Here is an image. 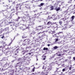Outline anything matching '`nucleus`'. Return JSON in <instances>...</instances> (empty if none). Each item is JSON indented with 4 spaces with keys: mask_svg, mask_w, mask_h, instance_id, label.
<instances>
[{
    "mask_svg": "<svg viewBox=\"0 0 75 75\" xmlns=\"http://www.w3.org/2000/svg\"><path fill=\"white\" fill-rule=\"evenodd\" d=\"M34 25V23L33 22H30L29 24L28 25H25V29H29V28H30V26H32Z\"/></svg>",
    "mask_w": 75,
    "mask_h": 75,
    "instance_id": "f257e3e1",
    "label": "nucleus"
},
{
    "mask_svg": "<svg viewBox=\"0 0 75 75\" xmlns=\"http://www.w3.org/2000/svg\"><path fill=\"white\" fill-rule=\"evenodd\" d=\"M25 15L27 17H28V18H29V21H30L31 20V18H30V16H29V14H28V12L26 11L24 12Z\"/></svg>",
    "mask_w": 75,
    "mask_h": 75,
    "instance_id": "f03ea898",
    "label": "nucleus"
},
{
    "mask_svg": "<svg viewBox=\"0 0 75 75\" xmlns=\"http://www.w3.org/2000/svg\"><path fill=\"white\" fill-rule=\"evenodd\" d=\"M59 37V33H57L53 35V37H57V38H58Z\"/></svg>",
    "mask_w": 75,
    "mask_h": 75,
    "instance_id": "7ed1b4c3",
    "label": "nucleus"
},
{
    "mask_svg": "<svg viewBox=\"0 0 75 75\" xmlns=\"http://www.w3.org/2000/svg\"><path fill=\"white\" fill-rule=\"evenodd\" d=\"M29 41H30V39H25L24 40V43H26V42H29Z\"/></svg>",
    "mask_w": 75,
    "mask_h": 75,
    "instance_id": "20e7f679",
    "label": "nucleus"
},
{
    "mask_svg": "<svg viewBox=\"0 0 75 75\" xmlns=\"http://www.w3.org/2000/svg\"><path fill=\"white\" fill-rule=\"evenodd\" d=\"M4 12H6V13H4V12H2L3 16H6L7 15V14H8V12L6 11H5Z\"/></svg>",
    "mask_w": 75,
    "mask_h": 75,
    "instance_id": "39448f33",
    "label": "nucleus"
},
{
    "mask_svg": "<svg viewBox=\"0 0 75 75\" xmlns=\"http://www.w3.org/2000/svg\"><path fill=\"white\" fill-rule=\"evenodd\" d=\"M47 25H52V23H51V21H49L47 23Z\"/></svg>",
    "mask_w": 75,
    "mask_h": 75,
    "instance_id": "423d86ee",
    "label": "nucleus"
},
{
    "mask_svg": "<svg viewBox=\"0 0 75 75\" xmlns=\"http://www.w3.org/2000/svg\"><path fill=\"white\" fill-rule=\"evenodd\" d=\"M50 18H56V15L55 14H54L52 15V16Z\"/></svg>",
    "mask_w": 75,
    "mask_h": 75,
    "instance_id": "0eeeda50",
    "label": "nucleus"
},
{
    "mask_svg": "<svg viewBox=\"0 0 75 75\" xmlns=\"http://www.w3.org/2000/svg\"><path fill=\"white\" fill-rule=\"evenodd\" d=\"M16 26L15 25H13V26L12 27L13 29L15 31H16Z\"/></svg>",
    "mask_w": 75,
    "mask_h": 75,
    "instance_id": "6e6552de",
    "label": "nucleus"
},
{
    "mask_svg": "<svg viewBox=\"0 0 75 75\" xmlns=\"http://www.w3.org/2000/svg\"><path fill=\"white\" fill-rule=\"evenodd\" d=\"M22 20L23 21H26V20H27V19H26V18L25 17H23V18H22Z\"/></svg>",
    "mask_w": 75,
    "mask_h": 75,
    "instance_id": "1a4fd4ad",
    "label": "nucleus"
},
{
    "mask_svg": "<svg viewBox=\"0 0 75 75\" xmlns=\"http://www.w3.org/2000/svg\"><path fill=\"white\" fill-rule=\"evenodd\" d=\"M55 10H56L57 11H59V10H61V8L60 7H59L58 8H56Z\"/></svg>",
    "mask_w": 75,
    "mask_h": 75,
    "instance_id": "9d476101",
    "label": "nucleus"
},
{
    "mask_svg": "<svg viewBox=\"0 0 75 75\" xmlns=\"http://www.w3.org/2000/svg\"><path fill=\"white\" fill-rule=\"evenodd\" d=\"M27 37V36L26 35H23V36H22V38H26Z\"/></svg>",
    "mask_w": 75,
    "mask_h": 75,
    "instance_id": "9b49d317",
    "label": "nucleus"
},
{
    "mask_svg": "<svg viewBox=\"0 0 75 75\" xmlns=\"http://www.w3.org/2000/svg\"><path fill=\"white\" fill-rule=\"evenodd\" d=\"M50 33L52 34H55V33L56 32L55 31H51Z\"/></svg>",
    "mask_w": 75,
    "mask_h": 75,
    "instance_id": "f8f14e48",
    "label": "nucleus"
},
{
    "mask_svg": "<svg viewBox=\"0 0 75 75\" xmlns=\"http://www.w3.org/2000/svg\"><path fill=\"white\" fill-rule=\"evenodd\" d=\"M45 31H44L42 32H40V33H38V35H39V34H41H41H42V33H45Z\"/></svg>",
    "mask_w": 75,
    "mask_h": 75,
    "instance_id": "ddd939ff",
    "label": "nucleus"
},
{
    "mask_svg": "<svg viewBox=\"0 0 75 75\" xmlns=\"http://www.w3.org/2000/svg\"><path fill=\"white\" fill-rule=\"evenodd\" d=\"M48 50V49L47 48H45V47H44L43 49V50H44V51H45V50H46L47 51Z\"/></svg>",
    "mask_w": 75,
    "mask_h": 75,
    "instance_id": "4468645a",
    "label": "nucleus"
},
{
    "mask_svg": "<svg viewBox=\"0 0 75 75\" xmlns=\"http://www.w3.org/2000/svg\"><path fill=\"white\" fill-rule=\"evenodd\" d=\"M54 49V50H57L58 48V47L57 46H55L53 47Z\"/></svg>",
    "mask_w": 75,
    "mask_h": 75,
    "instance_id": "2eb2a0df",
    "label": "nucleus"
},
{
    "mask_svg": "<svg viewBox=\"0 0 75 75\" xmlns=\"http://www.w3.org/2000/svg\"><path fill=\"white\" fill-rule=\"evenodd\" d=\"M60 20H63V21H65V20H66V19H65L64 18H62L61 19H60Z\"/></svg>",
    "mask_w": 75,
    "mask_h": 75,
    "instance_id": "dca6fc26",
    "label": "nucleus"
},
{
    "mask_svg": "<svg viewBox=\"0 0 75 75\" xmlns=\"http://www.w3.org/2000/svg\"><path fill=\"white\" fill-rule=\"evenodd\" d=\"M3 45L4 47H5V46H6V45H7L6 44L5 42H4L3 43Z\"/></svg>",
    "mask_w": 75,
    "mask_h": 75,
    "instance_id": "f3484780",
    "label": "nucleus"
},
{
    "mask_svg": "<svg viewBox=\"0 0 75 75\" xmlns=\"http://www.w3.org/2000/svg\"><path fill=\"white\" fill-rule=\"evenodd\" d=\"M50 8H51V9H50V10H54V6H52Z\"/></svg>",
    "mask_w": 75,
    "mask_h": 75,
    "instance_id": "a211bd4d",
    "label": "nucleus"
},
{
    "mask_svg": "<svg viewBox=\"0 0 75 75\" xmlns=\"http://www.w3.org/2000/svg\"><path fill=\"white\" fill-rule=\"evenodd\" d=\"M72 0H69V1L68 2V3H71L72 2Z\"/></svg>",
    "mask_w": 75,
    "mask_h": 75,
    "instance_id": "6ab92c4d",
    "label": "nucleus"
},
{
    "mask_svg": "<svg viewBox=\"0 0 75 75\" xmlns=\"http://www.w3.org/2000/svg\"><path fill=\"white\" fill-rule=\"evenodd\" d=\"M74 16H72L71 17V18L72 19V21L73 20H74Z\"/></svg>",
    "mask_w": 75,
    "mask_h": 75,
    "instance_id": "aec40b11",
    "label": "nucleus"
},
{
    "mask_svg": "<svg viewBox=\"0 0 75 75\" xmlns=\"http://www.w3.org/2000/svg\"><path fill=\"white\" fill-rule=\"evenodd\" d=\"M59 24H60V25H61V24H62V22L61 21H60L59 22Z\"/></svg>",
    "mask_w": 75,
    "mask_h": 75,
    "instance_id": "412c9836",
    "label": "nucleus"
},
{
    "mask_svg": "<svg viewBox=\"0 0 75 75\" xmlns=\"http://www.w3.org/2000/svg\"><path fill=\"white\" fill-rule=\"evenodd\" d=\"M56 40L55 41V42H56L58 41V38H56Z\"/></svg>",
    "mask_w": 75,
    "mask_h": 75,
    "instance_id": "4be33fe9",
    "label": "nucleus"
},
{
    "mask_svg": "<svg viewBox=\"0 0 75 75\" xmlns=\"http://www.w3.org/2000/svg\"><path fill=\"white\" fill-rule=\"evenodd\" d=\"M8 28H9L8 27L7 28H5V30L6 31V30H8Z\"/></svg>",
    "mask_w": 75,
    "mask_h": 75,
    "instance_id": "5701e85b",
    "label": "nucleus"
},
{
    "mask_svg": "<svg viewBox=\"0 0 75 75\" xmlns=\"http://www.w3.org/2000/svg\"><path fill=\"white\" fill-rule=\"evenodd\" d=\"M40 5L41 6H43V5H44V3H42L40 4Z\"/></svg>",
    "mask_w": 75,
    "mask_h": 75,
    "instance_id": "b1692460",
    "label": "nucleus"
},
{
    "mask_svg": "<svg viewBox=\"0 0 75 75\" xmlns=\"http://www.w3.org/2000/svg\"><path fill=\"white\" fill-rule=\"evenodd\" d=\"M19 19V17H18V18L16 19V21H18Z\"/></svg>",
    "mask_w": 75,
    "mask_h": 75,
    "instance_id": "393cba45",
    "label": "nucleus"
},
{
    "mask_svg": "<svg viewBox=\"0 0 75 75\" xmlns=\"http://www.w3.org/2000/svg\"><path fill=\"white\" fill-rule=\"evenodd\" d=\"M2 49H3V47L2 46H1L0 47V50H2Z\"/></svg>",
    "mask_w": 75,
    "mask_h": 75,
    "instance_id": "a878e982",
    "label": "nucleus"
},
{
    "mask_svg": "<svg viewBox=\"0 0 75 75\" xmlns=\"http://www.w3.org/2000/svg\"><path fill=\"white\" fill-rule=\"evenodd\" d=\"M20 29L21 30H23V27H21L20 28Z\"/></svg>",
    "mask_w": 75,
    "mask_h": 75,
    "instance_id": "bb28decb",
    "label": "nucleus"
},
{
    "mask_svg": "<svg viewBox=\"0 0 75 75\" xmlns=\"http://www.w3.org/2000/svg\"><path fill=\"white\" fill-rule=\"evenodd\" d=\"M45 68V66H43V67L42 68V69H44Z\"/></svg>",
    "mask_w": 75,
    "mask_h": 75,
    "instance_id": "cd10ccee",
    "label": "nucleus"
},
{
    "mask_svg": "<svg viewBox=\"0 0 75 75\" xmlns=\"http://www.w3.org/2000/svg\"><path fill=\"white\" fill-rule=\"evenodd\" d=\"M4 38V36H3L2 37H1V38H2V39H3Z\"/></svg>",
    "mask_w": 75,
    "mask_h": 75,
    "instance_id": "c85d7f7f",
    "label": "nucleus"
},
{
    "mask_svg": "<svg viewBox=\"0 0 75 75\" xmlns=\"http://www.w3.org/2000/svg\"><path fill=\"white\" fill-rule=\"evenodd\" d=\"M65 71V69H62V71L63 72H64V71Z\"/></svg>",
    "mask_w": 75,
    "mask_h": 75,
    "instance_id": "c756f323",
    "label": "nucleus"
},
{
    "mask_svg": "<svg viewBox=\"0 0 75 75\" xmlns=\"http://www.w3.org/2000/svg\"><path fill=\"white\" fill-rule=\"evenodd\" d=\"M35 70V69H34V68H33V72H34V71Z\"/></svg>",
    "mask_w": 75,
    "mask_h": 75,
    "instance_id": "7c9ffc66",
    "label": "nucleus"
},
{
    "mask_svg": "<svg viewBox=\"0 0 75 75\" xmlns=\"http://www.w3.org/2000/svg\"><path fill=\"white\" fill-rule=\"evenodd\" d=\"M72 68L71 67H70L69 68V70H71V69Z\"/></svg>",
    "mask_w": 75,
    "mask_h": 75,
    "instance_id": "2f4dec72",
    "label": "nucleus"
},
{
    "mask_svg": "<svg viewBox=\"0 0 75 75\" xmlns=\"http://www.w3.org/2000/svg\"><path fill=\"white\" fill-rule=\"evenodd\" d=\"M12 4H15V1H14L13 2Z\"/></svg>",
    "mask_w": 75,
    "mask_h": 75,
    "instance_id": "473e14b6",
    "label": "nucleus"
},
{
    "mask_svg": "<svg viewBox=\"0 0 75 75\" xmlns=\"http://www.w3.org/2000/svg\"><path fill=\"white\" fill-rule=\"evenodd\" d=\"M52 68L51 67H50V68L49 69H50V70H51L52 69Z\"/></svg>",
    "mask_w": 75,
    "mask_h": 75,
    "instance_id": "72a5a7b5",
    "label": "nucleus"
},
{
    "mask_svg": "<svg viewBox=\"0 0 75 75\" xmlns=\"http://www.w3.org/2000/svg\"><path fill=\"white\" fill-rule=\"evenodd\" d=\"M15 61V60H13L12 61H11L12 62H14V61Z\"/></svg>",
    "mask_w": 75,
    "mask_h": 75,
    "instance_id": "f704fd0d",
    "label": "nucleus"
},
{
    "mask_svg": "<svg viewBox=\"0 0 75 75\" xmlns=\"http://www.w3.org/2000/svg\"><path fill=\"white\" fill-rule=\"evenodd\" d=\"M58 56H61V54H59L57 55Z\"/></svg>",
    "mask_w": 75,
    "mask_h": 75,
    "instance_id": "c9c22d12",
    "label": "nucleus"
},
{
    "mask_svg": "<svg viewBox=\"0 0 75 75\" xmlns=\"http://www.w3.org/2000/svg\"><path fill=\"white\" fill-rule=\"evenodd\" d=\"M26 52H23V55H24V54H25Z\"/></svg>",
    "mask_w": 75,
    "mask_h": 75,
    "instance_id": "e433bc0d",
    "label": "nucleus"
},
{
    "mask_svg": "<svg viewBox=\"0 0 75 75\" xmlns=\"http://www.w3.org/2000/svg\"><path fill=\"white\" fill-rule=\"evenodd\" d=\"M16 59H17V60H18V59H19L17 57H16Z\"/></svg>",
    "mask_w": 75,
    "mask_h": 75,
    "instance_id": "4c0bfd02",
    "label": "nucleus"
},
{
    "mask_svg": "<svg viewBox=\"0 0 75 75\" xmlns=\"http://www.w3.org/2000/svg\"><path fill=\"white\" fill-rule=\"evenodd\" d=\"M47 45L48 47H50V44H48Z\"/></svg>",
    "mask_w": 75,
    "mask_h": 75,
    "instance_id": "58836bf2",
    "label": "nucleus"
},
{
    "mask_svg": "<svg viewBox=\"0 0 75 75\" xmlns=\"http://www.w3.org/2000/svg\"><path fill=\"white\" fill-rule=\"evenodd\" d=\"M41 38V37L39 36L38 38Z\"/></svg>",
    "mask_w": 75,
    "mask_h": 75,
    "instance_id": "ea45409f",
    "label": "nucleus"
},
{
    "mask_svg": "<svg viewBox=\"0 0 75 75\" xmlns=\"http://www.w3.org/2000/svg\"><path fill=\"white\" fill-rule=\"evenodd\" d=\"M43 60H45V58H43Z\"/></svg>",
    "mask_w": 75,
    "mask_h": 75,
    "instance_id": "a19ab883",
    "label": "nucleus"
},
{
    "mask_svg": "<svg viewBox=\"0 0 75 75\" xmlns=\"http://www.w3.org/2000/svg\"><path fill=\"white\" fill-rule=\"evenodd\" d=\"M73 58L74 59V60H75V57H74Z\"/></svg>",
    "mask_w": 75,
    "mask_h": 75,
    "instance_id": "79ce46f5",
    "label": "nucleus"
},
{
    "mask_svg": "<svg viewBox=\"0 0 75 75\" xmlns=\"http://www.w3.org/2000/svg\"><path fill=\"white\" fill-rule=\"evenodd\" d=\"M19 69H20V70H22V69H21V68H19Z\"/></svg>",
    "mask_w": 75,
    "mask_h": 75,
    "instance_id": "37998d69",
    "label": "nucleus"
},
{
    "mask_svg": "<svg viewBox=\"0 0 75 75\" xmlns=\"http://www.w3.org/2000/svg\"><path fill=\"white\" fill-rule=\"evenodd\" d=\"M21 6L20 7V9H23V8L21 9Z\"/></svg>",
    "mask_w": 75,
    "mask_h": 75,
    "instance_id": "c03bdc74",
    "label": "nucleus"
},
{
    "mask_svg": "<svg viewBox=\"0 0 75 75\" xmlns=\"http://www.w3.org/2000/svg\"><path fill=\"white\" fill-rule=\"evenodd\" d=\"M8 52H9V53H10V52H7V54H8Z\"/></svg>",
    "mask_w": 75,
    "mask_h": 75,
    "instance_id": "a18cd8bd",
    "label": "nucleus"
},
{
    "mask_svg": "<svg viewBox=\"0 0 75 75\" xmlns=\"http://www.w3.org/2000/svg\"><path fill=\"white\" fill-rule=\"evenodd\" d=\"M1 63H0V66H1Z\"/></svg>",
    "mask_w": 75,
    "mask_h": 75,
    "instance_id": "49530a36",
    "label": "nucleus"
},
{
    "mask_svg": "<svg viewBox=\"0 0 75 75\" xmlns=\"http://www.w3.org/2000/svg\"><path fill=\"white\" fill-rule=\"evenodd\" d=\"M63 51H64V52H66V51H65V50H64Z\"/></svg>",
    "mask_w": 75,
    "mask_h": 75,
    "instance_id": "de8ad7c7",
    "label": "nucleus"
},
{
    "mask_svg": "<svg viewBox=\"0 0 75 75\" xmlns=\"http://www.w3.org/2000/svg\"><path fill=\"white\" fill-rule=\"evenodd\" d=\"M28 54H31V53H28Z\"/></svg>",
    "mask_w": 75,
    "mask_h": 75,
    "instance_id": "09e8293b",
    "label": "nucleus"
},
{
    "mask_svg": "<svg viewBox=\"0 0 75 75\" xmlns=\"http://www.w3.org/2000/svg\"><path fill=\"white\" fill-rule=\"evenodd\" d=\"M18 34H17V36H18Z\"/></svg>",
    "mask_w": 75,
    "mask_h": 75,
    "instance_id": "8fccbe9b",
    "label": "nucleus"
},
{
    "mask_svg": "<svg viewBox=\"0 0 75 75\" xmlns=\"http://www.w3.org/2000/svg\"><path fill=\"white\" fill-rule=\"evenodd\" d=\"M65 61H68V60L66 59V60H65Z\"/></svg>",
    "mask_w": 75,
    "mask_h": 75,
    "instance_id": "3c124183",
    "label": "nucleus"
},
{
    "mask_svg": "<svg viewBox=\"0 0 75 75\" xmlns=\"http://www.w3.org/2000/svg\"><path fill=\"white\" fill-rule=\"evenodd\" d=\"M42 0H40V1H42Z\"/></svg>",
    "mask_w": 75,
    "mask_h": 75,
    "instance_id": "603ef678",
    "label": "nucleus"
},
{
    "mask_svg": "<svg viewBox=\"0 0 75 75\" xmlns=\"http://www.w3.org/2000/svg\"><path fill=\"white\" fill-rule=\"evenodd\" d=\"M38 27H41V26H39Z\"/></svg>",
    "mask_w": 75,
    "mask_h": 75,
    "instance_id": "864d4df0",
    "label": "nucleus"
},
{
    "mask_svg": "<svg viewBox=\"0 0 75 75\" xmlns=\"http://www.w3.org/2000/svg\"><path fill=\"white\" fill-rule=\"evenodd\" d=\"M9 1V3H10V1Z\"/></svg>",
    "mask_w": 75,
    "mask_h": 75,
    "instance_id": "5fc2aeb1",
    "label": "nucleus"
},
{
    "mask_svg": "<svg viewBox=\"0 0 75 75\" xmlns=\"http://www.w3.org/2000/svg\"><path fill=\"white\" fill-rule=\"evenodd\" d=\"M59 69V68H57V69Z\"/></svg>",
    "mask_w": 75,
    "mask_h": 75,
    "instance_id": "6e6d98bb",
    "label": "nucleus"
},
{
    "mask_svg": "<svg viewBox=\"0 0 75 75\" xmlns=\"http://www.w3.org/2000/svg\"><path fill=\"white\" fill-rule=\"evenodd\" d=\"M54 20H55V19H53Z\"/></svg>",
    "mask_w": 75,
    "mask_h": 75,
    "instance_id": "4d7b16f0",
    "label": "nucleus"
},
{
    "mask_svg": "<svg viewBox=\"0 0 75 75\" xmlns=\"http://www.w3.org/2000/svg\"><path fill=\"white\" fill-rule=\"evenodd\" d=\"M35 15H36V14H35L34 16H35Z\"/></svg>",
    "mask_w": 75,
    "mask_h": 75,
    "instance_id": "13d9d810",
    "label": "nucleus"
},
{
    "mask_svg": "<svg viewBox=\"0 0 75 75\" xmlns=\"http://www.w3.org/2000/svg\"><path fill=\"white\" fill-rule=\"evenodd\" d=\"M56 25H58V24H56Z\"/></svg>",
    "mask_w": 75,
    "mask_h": 75,
    "instance_id": "bf43d9fd",
    "label": "nucleus"
},
{
    "mask_svg": "<svg viewBox=\"0 0 75 75\" xmlns=\"http://www.w3.org/2000/svg\"><path fill=\"white\" fill-rule=\"evenodd\" d=\"M21 48V50H22L23 48Z\"/></svg>",
    "mask_w": 75,
    "mask_h": 75,
    "instance_id": "052dcab7",
    "label": "nucleus"
},
{
    "mask_svg": "<svg viewBox=\"0 0 75 75\" xmlns=\"http://www.w3.org/2000/svg\"><path fill=\"white\" fill-rule=\"evenodd\" d=\"M9 23H11V22H10Z\"/></svg>",
    "mask_w": 75,
    "mask_h": 75,
    "instance_id": "680f3d73",
    "label": "nucleus"
},
{
    "mask_svg": "<svg viewBox=\"0 0 75 75\" xmlns=\"http://www.w3.org/2000/svg\"><path fill=\"white\" fill-rule=\"evenodd\" d=\"M20 0V1H21V0Z\"/></svg>",
    "mask_w": 75,
    "mask_h": 75,
    "instance_id": "e2e57ef3",
    "label": "nucleus"
},
{
    "mask_svg": "<svg viewBox=\"0 0 75 75\" xmlns=\"http://www.w3.org/2000/svg\"><path fill=\"white\" fill-rule=\"evenodd\" d=\"M0 36H2V35H1Z\"/></svg>",
    "mask_w": 75,
    "mask_h": 75,
    "instance_id": "0e129e2a",
    "label": "nucleus"
},
{
    "mask_svg": "<svg viewBox=\"0 0 75 75\" xmlns=\"http://www.w3.org/2000/svg\"><path fill=\"white\" fill-rule=\"evenodd\" d=\"M45 69H46V68H45Z\"/></svg>",
    "mask_w": 75,
    "mask_h": 75,
    "instance_id": "69168bd1",
    "label": "nucleus"
},
{
    "mask_svg": "<svg viewBox=\"0 0 75 75\" xmlns=\"http://www.w3.org/2000/svg\"><path fill=\"white\" fill-rule=\"evenodd\" d=\"M37 60H38V59H37Z\"/></svg>",
    "mask_w": 75,
    "mask_h": 75,
    "instance_id": "338daca9",
    "label": "nucleus"
},
{
    "mask_svg": "<svg viewBox=\"0 0 75 75\" xmlns=\"http://www.w3.org/2000/svg\"><path fill=\"white\" fill-rule=\"evenodd\" d=\"M19 64H20V62H19Z\"/></svg>",
    "mask_w": 75,
    "mask_h": 75,
    "instance_id": "774afa93",
    "label": "nucleus"
}]
</instances>
